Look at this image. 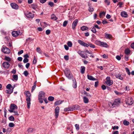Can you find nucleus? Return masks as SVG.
Segmentation results:
<instances>
[{"mask_svg":"<svg viewBox=\"0 0 134 134\" xmlns=\"http://www.w3.org/2000/svg\"><path fill=\"white\" fill-rule=\"evenodd\" d=\"M131 47L132 48L134 49V42L132 43L131 44Z\"/></svg>","mask_w":134,"mask_h":134,"instance_id":"64","label":"nucleus"},{"mask_svg":"<svg viewBox=\"0 0 134 134\" xmlns=\"http://www.w3.org/2000/svg\"><path fill=\"white\" fill-rule=\"evenodd\" d=\"M105 38L107 39H110L112 37L111 35L110 34H108L106 33H105Z\"/></svg>","mask_w":134,"mask_h":134,"instance_id":"19","label":"nucleus"},{"mask_svg":"<svg viewBox=\"0 0 134 134\" xmlns=\"http://www.w3.org/2000/svg\"><path fill=\"white\" fill-rule=\"evenodd\" d=\"M75 126L76 127V129L77 130H78L79 129V125L77 124H75Z\"/></svg>","mask_w":134,"mask_h":134,"instance_id":"45","label":"nucleus"},{"mask_svg":"<svg viewBox=\"0 0 134 134\" xmlns=\"http://www.w3.org/2000/svg\"><path fill=\"white\" fill-rule=\"evenodd\" d=\"M125 69L126 70V72H127V73L129 75H130V71H129V69L128 68H126Z\"/></svg>","mask_w":134,"mask_h":134,"instance_id":"47","label":"nucleus"},{"mask_svg":"<svg viewBox=\"0 0 134 134\" xmlns=\"http://www.w3.org/2000/svg\"><path fill=\"white\" fill-rule=\"evenodd\" d=\"M2 51L4 53L9 54L10 52V49L6 47H3L2 49Z\"/></svg>","mask_w":134,"mask_h":134,"instance_id":"8","label":"nucleus"},{"mask_svg":"<svg viewBox=\"0 0 134 134\" xmlns=\"http://www.w3.org/2000/svg\"><path fill=\"white\" fill-rule=\"evenodd\" d=\"M63 101H61V100H58L57 101H56L54 103V104L55 105H59L60 104H61L63 102Z\"/></svg>","mask_w":134,"mask_h":134,"instance_id":"23","label":"nucleus"},{"mask_svg":"<svg viewBox=\"0 0 134 134\" xmlns=\"http://www.w3.org/2000/svg\"><path fill=\"white\" fill-rule=\"evenodd\" d=\"M81 29L82 31H84L85 30H88V28L86 26H82L81 27Z\"/></svg>","mask_w":134,"mask_h":134,"instance_id":"28","label":"nucleus"},{"mask_svg":"<svg viewBox=\"0 0 134 134\" xmlns=\"http://www.w3.org/2000/svg\"><path fill=\"white\" fill-rule=\"evenodd\" d=\"M68 23V21H64L63 24V26L64 27H65L66 26Z\"/></svg>","mask_w":134,"mask_h":134,"instance_id":"49","label":"nucleus"},{"mask_svg":"<svg viewBox=\"0 0 134 134\" xmlns=\"http://www.w3.org/2000/svg\"><path fill=\"white\" fill-rule=\"evenodd\" d=\"M56 17L53 14L51 15V19H53L55 20H56Z\"/></svg>","mask_w":134,"mask_h":134,"instance_id":"51","label":"nucleus"},{"mask_svg":"<svg viewBox=\"0 0 134 134\" xmlns=\"http://www.w3.org/2000/svg\"><path fill=\"white\" fill-rule=\"evenodd\" d=\"M119 132L118 131H114L113 132V134H118Z\"/></svg>","mask_w":134,"mask_h":134,"instance_id":"63","label":"nucleus"},{"mask_svg":"<svg viewBox=\"0 0 134 134\" xmlns=\"http://www.w3.org/2000/svg\"><path fill=\"white\" fill-rule=\"evenodd\" d=\"M10 5L12 8L15 9H18L19 8L18 5L15 3H11Z\"/></svg>","mask_w":134,"mask_h":134,"instance_id":"13","label":"nucleus"},{"mask_svg":"<svg viewBox=\"0 0 134 134\" xmlns=\"http://www.w3.org/2000/svg\"><path fill=\"white\" fill-rule=\"evenodd\" d=\"M54 4L53 2H49L48 3V4L50 5L51 7H52Z\"/></svg>","mask_w":134,"mask_h":134,"instance_id":"62","label":"nucleus"},{"mask_svg":"<svg viewBox=\"0 0 134 134\" xmlns=\"http://www.w3.org/2000/svg\"><path fill=\"white\" fill-rule=\"evenodd\" d=\"M82 51L79 50L77 52V53L82 58L84 59H86L88 57L87 56H85L82 53Z\"/></svg>","mask_w":134,"mask_h":134,"instance_id":"14","label":"nucleus"},{"mask_svg":"<svg viewBox=\"0 0 134 134\" xmlns=\"http://www.w3.org/2000/svg\"><path fill=\"white\" fill-rule=\"evenodd\" d=\"M12 85L10 84H8L6 86V88L8 89H12Z\"/></svg>","mask_w":134,"mask_h":134,"instance_id":"42","label":"nucleus"},{"mask_svg":"<svg viewBox=\"0 0 134 134\" xmlns=\"http://www.w3.org/2000/svg\"><path fill=\"white\" fill-rule=\"evenodd\" d=\"M100 46L106 47H107V45L106 43L101 42Z\"/></svg>","mask_w":134,"mask_h":134,"instance_id":"25","label":"nucleus"},{"mask_svg":"<svg viewBox=\"0 0 134 134\" xmlns=\"http://www.w3.org/2000/svg\"><path fill=\"white\" fill-rule=\"evenodd\" d=\"M115 76L117 78H118L121 80H122L123 79V78L121 76V75L119 74L116 75Z\"/></svg>","mask_w":134,"mask_h":134,"instance_id":"24","label":"nucleus"},{"mask_svg":"<svg viewBox=\"0 0 134 134\" xmlns=\"http://www.w3.org/2000/svg\"><path fill=\"white\" fill-rule=\"evenodd\" d=\"M9 120L12 121H14V117L12 116H10L9 118Z\"/></svg>","mask_w":134,"mask_h":134,"instance_id":"43","label":"nucleus"},{"mask_svg":"<svg viewBox=\"0 0 134 134\" xmlns=\"http://www.w3.org/2000/svg\"><path fill=\"white\" fill-rule=\"evenodd\" d=\"M18 108L17 106L14 104H12L10 107V109L8 110V111L10 113H12L15 109Z\"/></svg>","mask_w":134,"mask_h":134,"instance_id":"6","label":"nucleus"},{"mask_svg":"<svg viewBox=\"0 0 134 134\" xmlns=\"http://www.w3.org/2000/svg\"><path fill=\"white\" fill-rule=\"evenodd\" d=\"M13 79L16 80H17L18 79V76L17 75H13Z\"/></svg>","mask_w":134,"mask_h":134,"instance_id":"38","label":"nucleus"},{"mask_svg":"<svg viewBox=\"0 0 134 134\" xmlns=\"http://www.w3.org/2000/svg\"><path fill=\"white\" fill-rule=\"evenodd\" d=\"M112 128L114 130H118L119 129V127L118 126H114Z\"/></svg>","mask_w":134,"mask_h":134,"instance_id":"53","label":"nucleus"},{"mask_svg":"<svg viewBox=\"0 0 134 134\" xmlns=\"http://www.w3.org/2000/svg\"><path fill=\"white\" fill-rule=\"evenodd\" d=\"M125 102L126 104L128 105H131L133 102V100L132 98L129 97L126 98L125 99Z\"/></svg>","mask_w":134,"mask_h":134,"instance_id":"5","label":"nucleus"},{"mask_svg":"<svg viewBox=\"0 0 134 134\" xmlns=\"http://www.w3.org/2000/svg\"><path fill=\"white\" fill-rule=\"evenodd\" d=\"M130 51L128 49H126L125 51V53L127 55L129 54L130 53Z\"/></svg>","mask_w":134,"mask_h":134,"instance_id":"31","label":"nucleus"},{"mask_svg":"<svg viewBox=\"0 0 134 134\" xmlns=\"http://www.w3.org/2000/svg\"><path fill=\"white\" fill-rule=\"evenodd\" d=\"M45 96V93L43 91H40L38 94V98H44Z\"/></svg>","mask_w":134,"mask_h":134,"instance_id":"15","label":"nucleus"},{"mask_svg":"<svg viewBox=\"0 0 134 134\" xmlns=\"http://www.w3.org/2000/svg\"><path fill=\"white\" fill-rule=\"evenodd\" d=\"M105 13L104 12H101L99 14V16L100 18H101L103 15H105Z\"/></svg>","mask_w":134,"mask_h":134,"instance_id":"36","label":"nucleus"},{"mask_svg":"<svg viewBox=\"0 0 134 134\" xmlns=\"http://www.w3.org/2000/svg\"><path fill=\"white\" fill-rule=\"evenodd\" d=\"M106 84L108 86H110L113 83V81L110 80V77H107L106 78V81L105 82Z\"/></svg>","mask_w":134,"mask_h":134,"instance_id":"7","label":"nucleus"},{"mask_svg":"<svg viewBox=\"0 0 134 134\" xmlns=\"http://www.w3.org/2000/svg\"><path fill=\"white\" fill-rule=\"evenodd\" d=\"M94 9L92 7H90L89 8V10L90 12H92L94 10Z\"/></svg>","mask_w":134,"mask_h":134,"instance_id":"52","label":"nucleus"},{"mask_svg":"<svg viewBox=\"0 0 134 134\" xmlns=\"http://www.w3.org/2000/svg\"><path fill=\"white\" fill-rule=\"evenodd\" d=\"M123 124L127 126L129 125V122L126 121H124L123 122Z\"/></svg>","mask_w":134,"mask_h":134,"instance_id":"39","label":"nucleus"},{"mask_svg":"<svg viewBox=\"0 0 134 134\" xmlns=\"http://www.w3.org/2000/svg\"><path fill=\"white\" fill-rule=\"evenodd\" d=\"M50 32L51 31L49 30H47L46 31V34L47 35H49L50 33Z\"/></svg>","mask_w":134,"mask_h":134,"instance_id":"55","label":"nucleus"},{"mask_svg":"<svg viewBox=\"0 0 134 134\" xmlns=\"http://www.w3.org/2000/svg\"><path fill=\"white\" fill-rule=\"evenodd\" d=\"M78 22L77 19H75L73 22L72 24V28L74 30Z\"/></svg>","mask_w":134,"mask_h":134,"instance_id":"12","label":"nucleus"},{"mask_svg":"<svg viewBox=\"0 0 134 134\" xmlns=\"http://www.w3.org/2000/svg\"><path fill=\"white\" fill-rule=\"evenodd\" d=\"M20 32L19 31H13L12 32V36L14 37L18 36L20 34Z\"/></svg>","mask_w":134,"mask_h":134,"instance_id":"16","label":"nucleus"},{"mask_svg":"<svg viewBox=\"0 0 134 134\" xmlns=\"http://www.w3.org/2000/svg\"><path fill=\"white\" fill-rule=\"evenodd\" d=\"M101 42L99 41L96 40L95 42L94 43L100 46Z\"/></svg>","mask_w":134,"mask_h":134,"instance_id":"32","label":"nucleus"},{"mask_svg":"<svg viewBox=\"0 0 134 134\" xmlns=\"http://www.w3.org/2000/svg\"><path fill=\"white\" fill-rule=\"evenodd\" d=\"M14 113V115L18 116L19 115V114L18 113V112L17 111L14 110L13 112Z\"/></svg>","mask_w":134,"mask_h":134,"instance_id":"57","label":"nucleus"},{"mask_svg":"<svg viewBox=\"0 0 134 134\" xmlns=\"http://www.w3.org/2000/svg\"><path fill=\"white\" fill-rule=\"evenodd\" d=\"M78 43L84 47H87L89 46V45L85 42H84L80 40H79L78 41Z\"/></svg>","mask_w":134,"mask_h":134,"instance_id":"10","label":"nucleus"},{"mask_svg":"<svg viewBox=\"0 0 134 134\" xmlns=\"http://www.w3.org/2000/svg\"><path fill=\"white\" fill-rule=\"evenodd\" d=\"M81 74H83L84 72L85 68L84 66H81Z\"/></svg>","mask_w":134,"mask_h":134,"instance_id":"26","label":"nucleus"},{"mask_svg":"<svg viewBox=\"0 0 134 134\" xmlns=\"http://www.w3.org/2000/svg\"><path fill=\"white\" fill-rule=\"evenodd\" d=\"M32 39L30 38H28L26 40V43L29 44L30 42L32 41Z\"/></svg>","mask_w":134,"mask_h":134,"instance_id":"29","label":"nucleus"},{"mask_svg":"<svg viewBox=\"0 0 134 134\" xmlns=\"http://www.w3.org/2000/svg\"><path fill=\"white\" fill-rule=\"evenodd\" d=\"M14 88V87H12V89H8V90H7V92H6L8 94H10L13 92Z\"/></svg>","mask_w":134,"mask_h":134,"instance_id":"21","label":"nucleus"},{"mask_svg":"<svg viewBox=\"0 0 134 134\" xmlns=\"http://www.w3.org/2000/svg\"><path fill=\"white\" fill-rule=\"evenodd\" d=\"M87 77L88 79L93 81H94L96 80V79L94 78L92 76L89 75H87Z\"/></svg>","mask_w":134,"mask_h":134,"instance_id":"18","label":"nucleus"},{"mask_svg":"<svg viewBox=\"0 0 134 134\" xmlns=\"http://www.w3.org/2000/svg\"><path fill=\"white\" fill-rule=\"evenodd\" d=\"M116 59L118 60H121V58L119 55H117L116 57Z\"/></svg>","mask_w":134,"mask_h":134,"instance_id":"61","label":"nucleus"},{"mask_svg":"<svg viewBox=\"0 0 134 134\" xmlns=\"http://www.w3.org/2000/svg\"><path fill=\"white\" fill-rule=\"evenodd\" d=\"M68 46L70 47H71L72 46V43L71 41H68L67 43Z\"/></svg>","mask_w":134,"mask_h":134,"instance_id":"33","label":"nucleus"},{"mask_svg":"<svg viewBox=\"0 0 134 134\" xmlns=\"http://www.w3.org/2000/svg\"><path fill=\"white\" fill-rule=\"evenodd\" d=\"M26 17L28 18H32L34 17V15L31 12H27L24 13Z\"/></svg>","mask_w":134,"mask_h":134,"instance_id":"9","label":"nucleus"},{"mask_svg":"<svg viewBox=\"0 0 134 134\" xmlns=\"http://www.w3.org/2000/svg\"><path fill=\"white\" fill-rule=\"evenodd\" d=\"M3 66L4 68L7 69L10 66L9 64L7 62H4L3 63Z\"/></svg>","mask_w":134,"mask_h":134,"instance_id":"17","label":"nucleus"},{"mask_svg":"<svg viewBox=\"0 0 134 134\" xmlns=\"http://www.w3.org/2000/svg\"><path fill=\"white\" fill-rule=\"evenodd\" d=\"M121 15L122 16L125 18L127 17V14L125 12H122L121 13Z\"/></svg>","mask_w":134,"mask_h":134,"instance_id":"20","label":"nucleus"},{"mask_svg":"<svg viewBox=\"0 0 134 134\" xmlns=\"http://www.w3.org/2000/svg\"><path fill=\"white\" fill-rule=\"evenodd\" d=\"M30 7L34 9H35L37 8V6L36 4H33L31 5Z\"/></svg>","mask_w":134,"mask_h":134,"instance_id":"30","label":"nucleus"},{"mask_svg":"<svg viewBox=\"0 0 134 134\" xmlns=\"http://www.w3.org/2000/svg\"><path fill=\"white\" fill-rule=\"evenodd\" d=\"M120 103V100L119 99H115L113 103H110L109 104V106L111 107H114V105H118Z\"/></svg>","mask_w":134,"mask_h":134,"instance_id":"4","label":"nucleus"},{"mask_svg":"<svg viewBox=\"0 0 134 134\" xmlns=\"http://www.w3.org/2000/svg\"><path fill=\"white\" fill-rule=\"evenodd\" d=\"M37 62V60L35 56H34V59L33 60V64H35Z\"/></svg>","mask_w":134,"mask_h":134,"instance_id":"34","label":"nucleus"},{"mask_svg":"<svg viewBox=\"0 0 134 134\" xmlns=\"http://www.w3.org/2000/svg\"><path fill=\"white\" fill-rule=\"evenodd\" d=\"M24 52L23 51V50H21L20 51L18 52V55H20L22 54Z\"/></svg>","mask_w":134,"mask_h":134,"instance_id":"59","label":"nucleus"},{"mask_svg":"<svg viewBox=\"0 0 134 134\" xmlns=\"http://www.w3.org/2000/svg\"><path fill=\"white\" fill-rule=\"evenodd\" d=\"M54 98L52 96H49L48 98V99L49 101H52L53 100Z\"/></svg>","mask_w":134,"mask_h":134,"instance_id":"35","label":"nucleus"},{"mask_svg":"<svg viewBox=\"0 0 134 134\" xmlns=\"http://www.w3.org/2000/svg\"><path fill=\"white\" fill-rule=\"evenodd\" d=\"M64 59L66 60H68L69 59V57L68 55H65L64 57Z\"/></svg>","mask_w":134,"mask_h":134,"instance_id":"58","label":"nucleus"},{"mask_svg":"<svg viewBox=\"0 0 134 134\" xmlns=\"http://www.w3.org/2000/svg\"><path fill=\"white\" fill-rule=\"evenodd\" d=\"M29 61V60L27 58H24L23 60V62L25 63L28 62Z\"/></svg>","mask_w":134,"mask_h":134,"instance_id":"48","label":"nucleus"},{"mask_svg":"<svg viewBox=\"0 0 134 134\" xmlns=\"http://www.w3.org/2000/svg\"><path fill=\"white\" fill-rule=\"evenodd\" d=\"M83 101L85 103H87L88 102V99L86 97H83Z\"/></svg>","mask_w":134,"mask_h":134,"instance_id":"27","label":"nucleus"},{"mask_svg":"<svg viewBox=\"0 0 134 134\" xmlns=\"http://www.w3.org/2000/svg\"><path fill=\"white\" fill-rule=\"evenodd\" d=\"M64 72L65 75L68 79H71L73 77L72 74L69 70L66 69L64 71Z\"/></svg>","mask_w":134,"mask_h":134,"instance_id":"3","label":"nucleus"},{"mask_svg":"<svg viewBox=\"0 0 134 134\" xmlns=\"http://www.w3.org/2000/svg\"><path fill=\"white\" fill-rule=\"evenodd\" d=\"M16 72V69H14L11 71V73L13 74H15Z\"/></svg>","mask_w":134,"mask_h":134,"instance_id":"56","label":"nucleus"},{"mask_svg":"<svg viewBox=\"0 0 134 134\" xmlns=\"http://www.w3.org/2000/svg\"><path fill=\"white\" fill-rule=\"evenodd\" d=\"M9 126L10 127H13L14 126V124L13 123H10L9 124Z\"/></svg>","mask_w":134,"mask_h":134,"instance_id":"50","label":"nucleus"},{"mask_svg":"<svg viewBox=\"0 0 134 134\" xmlns=\"http://www.w3.org/2000/svg\"><path fill=\"white\" fill-rule=\"evenodd\" d=\"M73 82V87L74 88H76L77 87V83L75 79L72 80Z\"/></svg>","mask_w":134,"mask_h":134,"instance_id":"22","label":"nucleus"},{"mask_svg":"<svg viewBox=\"0 0 134 134\" xmlns=\"http://www.w3.org/2000/svg\"><path fill=\"white\" fill-rule=\"evenodd\" d=\"M88 45L91 48H94L95 47V46L93 44L91 43H89Z\"/></svg>","mask_w":134,"mask_h":134,"instance_id":"46","label":"nucleus"},{"mask_svg":"<svg viewBox=\"0 0 134 134\" xmlns=\"http://www.w3.org/2000/svg\"><path fill=\"white\" fill-rule=\"evenodd\" d=\"M36 51L39 53L41 54L42 53L39 47H37L36 48Z\"/></svg>","mask_w":134,"mask_h":134,"instance_id":"40","label":"nucleus"},{"mask_svg":"<svg viewBox=\"0 0 134 134\" xmlns=\"http://www.w3.org/2000/svg\"><path fill=\"white\" fill-rule=\"evenodd\" d=\"M76 107H77V108H79V106L77 105H73L71 107L64 108V111L65 112L68 111H73L77 109L76 108Z\"/></svg>","mask_w":134,"mask_h":134,"instance_id":"2","label":"nucleus"},{"mask_svg":"<svg viewBox=\"0 0 134 134\" xmlns=\"http://www.w3.org/2000/svg\"><path fill=\"white\" fill-rule=\"evenodd\" d=\"M59 111V107H57L55 108V115L56 118H57L58 116Z\"/></svg>","mask_w":134,"mask_h":134,"instance_id":"11","label":"nucleus"},{"mask_svg":"<svg viewBox=\"0 0 134 134\" xmlns=\"http://www.w3.org/2000/svg\"><path fill=\"white\" fill-rule=\"evenodd\" d=\"M23 74L25 76H27L28 75L29 73L27 71L25 70Z\"/></svg>","mask_w":134,"mask_h":134,"instance_id":"41","label":"nucleus"},{"mask_svg":"<svg viewBox=\"0 0 134 134\" xmlns=\"http://www.w3.org/2000/svg\"><path fill=\"white\" fill-rule=\"evenodd\" d=\"M114 92L117 95H120L121 94V93H120L117 91H115Z\"/></svg>","mask_w":134,"mask_h":134,"instance_id":"60","label":"nucleus"},{"mask_svg":"<svg viewBox=\"0 0 134 134\" xmlns=\"http://www.w3.org/2000/svg\"><path fill=\"white\" fill-rule=\"evenodd\" d=\"M91 31L94 33H96V29L94 27H93L92 29L91 30Z\"/></svg>","mask_w":134,"mask_h":134,"instance_id":"44","label":"nucleus"},{"mask_svg":"<svg viewBox=\"0 0 134 134\" xmlns=\"http://www.w3.org/2000/svg\"><path fill=\"white\" fill-rule=\"evenodd\" d=\"M36 87V86L34 85L32 87L31 92H33L35 90Z\"/></svg>","mask_w":134,"mask_h":134,"instance_id":"54","label":"nucleus"},{"mask_svg":"<svg viewBox=\"0 0 134 134\" xmlns=\"http://www.w3.org/2000/svg\"><path fill=\"white\" fill-rule=\"evenodd\" d=\"M25 94L26 95L27 97L26 100L27 102V108L29 109L30 108L31 104V99L30 97L31 96V95L29 91H25Z\"/></svg>","mask_w":134,"mask_h":134,"instance_id":"1","label":"nucleus"},{"mask_svg":"<svg viewBox=\"0 0 134 134\" xmlns=\"http://www.w3.org/2000/svg\"><path fill=\"white\" fill-rule=\"evenodd\" d=\"M4 59L5 60L8 62L10 61L11 60V59L10 58L7 56L5 57Z\"/></svg>","mask_w":134,"mask_h":134,"instance_id":"37","label":"nucleus"}]
</instances>
